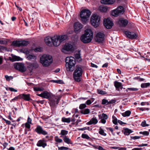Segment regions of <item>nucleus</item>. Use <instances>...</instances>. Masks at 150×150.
<instances>
[{"label": "nucleus", "instance_id": "nucleus-1", "mask_svg": "<svg viewBox=\"0 0 150 150\" xmlns=\"http://www.w3.org/2000/svg\"><path fill=\"white\" fill-rule=\"evenodd\" d=\"M93 38V33L91 30L89 29L85 30V33L81 37V41L84 43L90 42Z\"/></svg>", "mask_w": 150, "mask_h": 150}, {"label": "nucleus", "instance_id": "nucleus-2", "mask_svg": "<svg viewBox=\"0 0 150 150\" xmlns=\"http://www.w3.org/2000/svg\"><path fill=\"white\" fill-rule=\"evenodd\" d=\"M68 37L67 35H56L52 37V43L55 46H58L61 43L65 40Z\"/></svg>", "mask_w": 150, "mask_h": 150}, {"label": "nucleus", "instance_id": "nucleus-3", "mask_svg": "<svg viewBox=\"0 0 150 150\" xmlns=\"http://www.w3.org/2000/svg\"><path fill=\"white\" fill-rule=\"evenodd\" d=\"M66 67L68 71H72L76 64L75 58L72 57H67L65 59Z\"/></svg>", "mask_w": 150, "mask_h": 150}, {"label": "nucleus", "instance_id": "nucleus-4", "mask_svg": "<svg viewBox=\"0 0 150 150\" xmlns=\"http://www.w3.org/2000/svg\"><path fill=\"white\" fill-rule=\"evenodd\" d=\"M91 15V12L88 9H84L81 12L80 16L83 24H86L87 22Z\"/></svg>", "mask_w": 150, "mask_h": 150}, {"label": "nucleus", "instance_id": "nucleus-5", "mask_svg": "<svg viewBox=\"0 0 150 150\" xmlns=\"http://www.w3.org/2000/svg\"><path fill=\"white\" fill-rule=\"evenodd\" d=\"M52 62V57L49 55L44 54L40 58V62L44 67H48Z\"/></svg>", "mask_w": 150, "mask_h": 150}, {"label": "nucleus", "instance_id": "nucleus-6", "mask_svg": "<svg viewBox=\"0 0 150 150\" xmlns=\"http://www.w3.org/2000/svg\"><path fill=\"white\" fill-rule=\"evenodd\" d=\"M82 72L83 70L81 68L79 67H76L73 74L74 78L76 81L80 82L81 81V77L82 76Z\"/></svg>", "mask_w": 150, "mask_h": 150}, {"label": "nucleus", "instance_id": "nucleus-7", "mask_svg": "<svg viewBox=\"0 0 150 150\" xmlns=\"http://www.w3.org/2000/svg\"><path fill=\"white\" fill-rule=\"evenodd\" d=\"M82 72L83 70L81 68L79 67H76L73 74L74 78L76 81L80 82L81 81V77L82 76Z\"/></svg>", "mask_w": 150, "mask_h": 150}, {"label": "nucleus", "instance_id": "nucleus-8", "mask_svg": "<svg viewBox=\"0 0 150 150\" xmlns=\"http://www.w3.org/2000/svg\"><path fill=\"white\" fill-rule=\"evenodd\" d=\"M100 20V16L96 14L93 15L91 18V24L95 28L99 26Z\"/></svg>", "mask_w": 150, "mask_h": 150}, {"label": "nucleus", "instance_id": "nucleus-9", "mask_svg": "<svg viewBox=\"0 0 150 150\" xmlns=\"http://www.w3.org/2000/svg\"><path fill=\"white\" fill-rule=\"evenodd\" d=\"M124 12L123 7L122 6H120L112 12L111 14L113 16L116 17L121 14H122Z\"/></svg>", "mask_w": 150, "mask_h": 150}, {"label": "nucleus", "instance_id": "nucleus-10", "mask_svg": "<svg viewBox=\"0 0 150 150\" xmlns=\"http://www.w3.org/2000/svg\"><path fill=\"white\" fill-rule=\"evenodd\" d=\"M49 100H50V104L51 107H55L58 103L59 98L58 96H52L51 98Z\"/></svg>", "mask_w": 150, "mask_h": 150}, {"label": "nucleus", "instance_id": "nucleus-11", "mask_svg": "<svg viewBox=\"0 0 150 150\" xmlns=\"http://www.w3.org/2000/svg\"><path fill=\"white\" fill-rule=\"evenodd\" d=\"M28 44L29 42L28 41L25 40L14 41H13L12 43L13 45L18 47L26 46L28 45Z\"/></svg>", "mask_w": 150, "mask_h": 150}, {"label": "nucleus", "instance_id": "nucleus-12", "mask_svg": "<svg viewBox=\"0 0 150 150\" xmlns=\"http://www.w3.org/2000/svg\"><path fill=\"white\" fill-rule=\"evenodd\" d=\"M74 50L73 45L69 43L65 44L63 48L62 49V52L64 53H67V52H71Z\"/></svg>", "mask_w": 150, "mask_h": 150}, {"label": "nucleus", "instance_id": "nucleus-13", "mask_svg": "<svg viewBox=\"0 0 150 150\" xmlns=\"http://www.w3.org/2000/svg\"><path fill=\"white\" fill-rule=\"evenodd\" d=\"M14 68L21 72H24L26 70V68L24 67V64L22 63H17L14 65Z\"/></svg>", "mask_w": 150, "mask_h": 150}, {"label": "nucleus", "instance_id": "nucleus-14", "mask_svg": "<svg viewBox=\"0 0 150 150\" xmlns=\"http://www.w3.org/2000/svg\"><path fill=\"white\" fill-rule=\"evenodd\" d=\"M39 65L37 62H29L27 64V67L30 72H32L34 69L38 68Z\"/></svg>", "mask_w": 150, "mask_h": 150}, {"label": "nucleus", "instance_id": "nucleus-15", "mask_svg": "<svg viewBox=\"0 0 150 150\" xmlns=\"http://www.w3.org/2000/svg\"><path fill=\"white\" fill-rule=\"evenodd\" d=\"M104 36L105 35L103 33L99 32L96 35L95 39L96 42H102L104 40Z\"/></svg>", "mask_w": 150, "mask_h": 150}, {"label": "nucleus", "instance_id": "nucleus-16", "mask_svg": "<svg viewBox=\"0 0 150 150\" xmlns=\"http://www.w3.org/2000/svg\"><path fill=\"white\" fill-rule=\"evenodd\" d=\"M37 95L41 97L42 98L48 99H49L51 98L52 96L51 93H49L47 91H44L42 93L40 94H37Z\"/></svg>", "mask_w": 150, "mask_h": 150}, {"label": "nucleus", "instance_id": "nucleus-17", "mask_svg": "<svg viewBox=\"0 0 150 150\" xmlns=\"http://www.w3.org/2000/svg\"><path fill=\"white\" fill-rule=\"evenodd\" d=\"M35 131L38 134H42L46 135L48 134L47 132L44 130L41 126L38 125L36 128L35 129Z\"/></svg>", "mask_w": 150, "mask_h": 150}, {"label": "nucleus", "instance_id": "nucleus-18", "mask_svg": "<svg viewBox=\"0 0 150 150\" xmlns=\"http://www.w3.org/2000/svg\"><path fill=\"white\" fill-rule=\"evenodd\" d=\"M112 22L108 18L105 19L104 20V24L107 29H110L113 25Z\"/></svg>", "mask_w": 150, "mask_h": 150}, {"label": "nucleus", "instance_id": "nucleus-19", "mask_svg": "<svg viewBox=\"0 0 150 150\" xmlns=\"http://www.w3.org/2000/svg\"><path fill=\"white\" fill-rule=\"evenodd\" d=\"M125 34L127 37L132 39H136L138 37V35L137 33L129 31H125Z\"/></svg>", "mask_w": 150, "mask_h": 150}, {"label": "nucleus", "instance_id": "nucleus-20", "mask_svg": "<svg viewBox=\"0 0 150 150\" xmlns=\"http://www.w3.org/2000/svg\"><path fill=\"white\" fill-rule=\"evenodd\" d=\"M46 44L48 46H51L52 45V37L48 36L45 39Z\"/></svg>", "mask_w": 150, "mask_h": 150}, {"label": "nucleus", "instance_id": "nucleus-21", "mask_svg": "<svg viewBox=\"0 0 150 150\" xmlns=\"http://www.w3.org/2000/svg\"><path fill=\"white\" fill-rule=\"evenodd\" d=\"M83 27L82 25L79 22H76L74 23V28L75 31H78Z\"/></svg>", "mask_w": 150, "mask_h": 150}, {"label": "nucleus", "instance_id": "nucleus-22", "mask_svg": "<svg viewBox=\"0 0 150 150\" xmlns=\"http://www.w3.org/2000/svg\"><path fill=\"white\" fill-rule=\"evenodd\" d=\"M118 23L121 26L125 27L128 24V21L126 19H121L119 20Z\"/></svg>", "mask_w": 150, "mask_h": 150}, {"label": "nucleus", "instance_id": "nucleus-23", "mask_svg": "<svg viewBox=\"0 0 150 150\" xmlns=\"http://www.w3.org/2000/svg\"><path fill=\"white\" fill-rule=\"evenodd\" d=\"M45 140L44 139L40 140H39L37 144V145L38 146L44 148L47 146V144L45 143Z\"/></svg>", "mask_w": 150, "mask_h": 150}, {"label": "nucleus", "instance_id": "nucleus-24", "mask_svg": "<svg viewBox=\"0 0 150 150\" xmlns=\"http://www.w3.org/2000/svg\"><path fill=\"white\" fill-rule=\"evenodd\" d=\"M21 98L23 99L24 100L29 101L30 99L29 94H20Z\"/></svg>", "mask_w": 150, "mask_h": 150}, {"label": "nucleus", "instance_id": "nucleus-25", "mask_svg": "<svg viewBox=\"0 0 150 150\" xmlns=\"http://www.w3.org/2000/svg\"><path fill=\"white\" fill-rule=\"evenodd\" d=\"M98 122V121L96 117H93L91 118L90 120L86 123L87 125H91L92 124H96Z\"/></svg>", "mask_w": 150, "mask_h": 150}, {"label": "nucleus", "instance_id": "nucleus-26", "mask_svg": "<svg viewBox=\"0 0 150 150\" xmlns=\"http://www.w3.org/2000/svg\"><path fill=\"white\" fill-rule=\"evenodd\" d=\"M101 4H111L114 3L113 0H101Z\"/></svg>", "mask_w": 150, "mask_h": 150}, {"label": "nucleus", "instance_id": "nucleus-27", "mask_svg": "<svg viewBox=\"0 0 150 150\" xmlns=\"http://www.w3.org/2000/svg\"><path fill=\"white\" fill-rule=\"evenodd\" d=\"M114 85L116 89L120 88L121 89H122V83L120 82H118L117 81H115L114 82Z\"/></svg>", "mask_w": 150, "mask_h": 150}, {"label": "nucleus", "instance_id": "nucleus-28", "mask_svg": "<svg viewBox=\"0 0 150 150\" xmlns=\"http://www.w3.org/2000/svg\"><path fill=\"white\" fill-rule=\"evenodd\" d=\"M27 59L28 60H36V57L34 54H29L27 57Z\"/></svg>", "mask_w": 150, "mask_h": 150}, {"label": "nucleus", "instance_id": "nucleus-29", "mask_svg": "<svg viewBox=\"0 0 150 150\" xmlns=\"http://www.w3.org/2000/svg\"><path fill=\"white\" fill-rule=\"evenodd\" d=\"M63 140L64 142L68 144H72V142L71 141L70 139L68 138L66 136L64 137Z\"/></svg>", "mask_w": 150, "mask_h": 150}, {"label": "nucleus", "instance_id": "nucleus-30", "mask_svg": "<svg viewBox=\"0 0 150 150\" xmlns=\"http://www.w3.org/2000/svg\"><path fill=\"white\" fill-rule=\"evenodd\" d=\"M132 131L131 129H129L127 128H126L124 129V134L126 135H128L130 133H132Z\"/></svg>", "mask_w": 150, "mask_h": 150}, {"label": "nucleus", "instance_id": "nucleus-31", "mask_svg": "<svg viewBox=\"0 0 150 150\" xmlns=\"http://www.w3.org/2000/svg\"><path fill=\"white\" fill-rule=\"evenodd\" d=\"M99 10L101 12H105L108 10V8L106 6H101L99 7Z\"/></svg>", "mask_w": 150, "mask_h": 150}, {"label": "nucleus", "instance_id": "nucleus-32", "mask_svg": "<svg viewBox=\"0 0 150 150\" xmlns=\"http://www.w3.org/2000/svg\"><path fill=\"white\" fill-rule=\"evenodd\" d=\"M33 89L35 91H41L44 90V88L42 87H39L37 86H34L33 87Z\"/></svg>", "mask_w": 150, "mask_h": 150}, {"label": "nucleus", "instance_id": "nucleus-33", "mask_svg": "<svg viewBox=\"0 0 150 150\" xmlns=\"http://www.w3.org/2000/svg\"><path fill=\"white\" fill-rule=\"evenodd\" d=\"M62 121L63 122L69 123H70L71 121V119L70 118H66L64 117L62 118Z\"/></svg>", "mask_w": 150, "mask_h": 150}, {"label": "nucleus", "instance_id": "nucleus-34", "mask_svg": "<svg viewBox=\"0 0 150 150\" xmlns=\"http://www.w3.org/2000/svg\"><path fill=\"white\" fill-rule=\"evenodd\" d=\"M131 113V112L129 110H127L122 114V115L124 117L129 116Z\"/></svg>", "mask_w": 150, "mask_h": 150}, {"label": "nucleus", "instance_id": "nucleus-35", "mask_svg": "<svg viewBox=\"0 0 150 150\" xmlns=\"http://www.w3.org/2000/svg\"><path fill=\"white\" fill-rule=\"evenodd\" d=\"M150 86L149 83H142L141 85V87L142 88H147Z\"/></svg>", "mask_w": 150, "mask_h": 150}, {"label": "nucleus", "instance_id": "nucleus-36", "mask_svg": "<svg viewBox=\"0 0 150 150\" xmlns=\"http://www.w3.org/2000/svg\"><path fill=\"white\" fill-rule=\"evenodd\" d=\"M80 112L81 113L84 114H88L90 112L89 110L88 109H86L84 110H81Z\"/></svg>", "mask_w": 150, "mask_h": 150}, {"label": "nucleus", "instance_id": "nucleus-37", "mask_svg": "<svg viewBox=\"0 0 150 150\" xmlns=\"http://www.w3.org/2000/svg\"><path fill=\"white\" fill-rule=\"evenodd\" d=\"M99 133L100 134L104 136H105L106 135V134L104 132L103 130L100 127L99 129Z\"/></svg>", "mask_w": 150, "mask_h": 150}, {"label": "nucleus", "instance_id": "nucleus-38", "mask_svg": "<svg viewBox=\"0 0 150 150\" xmlns=\"http://www.w3.org/2000/svg\"><path fill=\"white\" fill-rule=\"evenodd\" d=\"M112 122L115 125H117V124L118 122L117 119L114 116H112Z\"/></svg>", "mask_w": 150, "mask_h": 150}, {"label": "nucleus", "instance_id": "nucleus-39", "mask_svg": "<svg viewBox=\"0 0 150 150\" xmlns=\"http://www.w3.org/2000/svg\"><path fill=\"white\" fill-rule=\"evenodd\" d=\"M55 141L58 143H61L62 142V140L61 139L59 138L57 136H56L54 137Z\"/></svg>", "mask_w": 150, "mask_h": 150}, {"label": "nucleus", "instance_id": "nucleus-40", "mask_svg": "<svg viewBox=\"0 0 150 150\" xmlns=\"http://www.w3.org/2000/svg\"><path fill=\"white\" fill-rule=\"evenodd\" d=\"M21 99V96H20V94L18 96H16L14 98L12 99L11 101V102H15L16 100H18Z\"/></svg>", "mask_w": 150, "mask_h": 150}, {"label": "nucleus", "instance_id": "nucleus-41", "mask_svg": "<svg viewBox=\"0 0 150 150\" xmlns=\"http://www.w3.org/2000/svg\"><path fill=\"white\" fill-rule=\"evenodd\" d=\"M68 133V132L67 131L63 129L61 131L60 134L62 135H67Z\"/></svg>", "mask_w": 150, "mask_h": 150}, {"label": "nucleus", "instance_id": "nucleus-42", "mask_svg": "<svg viewBox=\"0 0 150 150\" xmlns=\"http://www.w3.org/2000/svg\"><path fill=\"white\" fill-rule=\"evenodd\" d=\"M102 104L103 105H107L108 104V100L105 99H103L102 100Z\"/></svg>", "mask_w": 150, "mask_h": 150}, {"label": "nucleus", "instance_id": "nucleus-43", "mask_svg": "<svg viewBox=\"0 0 150 150\" xmlns=\"http://www.w3.org/2000/svg\"><path fill=\"white\" fill-rule=\"evenodd\" d=\"M5 78L6 80L7 81H10L11 79H13V77L12 76H8L7 75L5 76Z\"/></svg>", "mask_w": 150, "mask_h": 150}, {"label": "nucleus", "instance_id": "nucleus-44", "mask_svg": "<svg viewBox=\"0 0 150 150\" xmlns=\"http://www.w3.org/2000/svg\"><path fill=\"white\" fill-rule=\"evenodd\" d=\"M98 94L101 95H104L106 94V93L105 91L100 89L98 90Z\"/></svg>", "mask_w": 150, "mask_h": 150}, {"label": "nucleus", "instance_id": "nucleus-45", "mask_svg": "<svg viewBox=\"0 0 150 150\" xmlns=\"http://www.w3.org/2000/svg\"><path fill=\"white\" fill-rule=\"evenodd\" d=\"M81 137L83 138L86 139H88L90 138V137L88 135L85 134H82Z\"/></svg>", "mask_w": 150, "mask_h": 150}, {"label": "nucleus", "instance_id": "nucleus-46", "mask_svg": "<svg viewBox=\"0 0 150 150\" xmlns=\"http://www.w3.org/2000/svg\"><path fill=\"white\" fill-rule=\"evenodd\" d=\"M127 90H128L130 91H137L138 90V89L137 88H128L127 89Z\"/></svg>", "mask_w": 150, "mask_h": 150}, {"label": "nucleus", "instance_id": "nucleus-47", "mask_svg": "<svg viewBox=\"0 0 150 150\" xmlns=\"http://www.w3.org/2000/svg\"><path fill=\"white\" fill-rule=\"evenodd\" d=\"M69 149V148L68 147L64 146L58 147V150H67Z\"/></svg>", "mask_w": 150, "mask_h": 150}, {"label": "nucleus", "instance_id": "nucleus-48", "mask_svg": "<svg viewBox=\"0 0 150 150\" xmlns=\"http://www.w3.org/2000/svg\"><path fill=\"white\" fill-rule=\"evenodd\" d=\"M101 118L107 120L108 118V116L105 113H103Z\"/></svg>", "mask_w": 150, "mask_h": 150}, {"label": "nucleus", "instance_id": "nucleus-49", "mask_svg": "<svg viewBox=\"0 0 150 150\" xmlns=\"http://www.w3.org/2000/svg\"><path fill=\"white\" fill-rule=\"evenodd\" d=\"M140 134H142L143 135L147 136L149 134V132L147 131H144V132H139Z\"/></svg>", "mask_w": 150, "mask_h": 150}, {"label": "nucleus", "instance_id": "nucleus-50", "mask_svg": "<svg viewBox=\"0 0 150 150\" xmlns=\"http://www.w3.org/2000/svg\"><path fill=\"white\" fill-rule=\"evenodd\" d=\"M141 125L143 127H145L146 126H149V124H146L145 121H144L142 122V123Z\"/></svg>", "mask_w": 150, "mask_h": 150}, {"label": "nucleus", "instance_id": "nucleus-51", "mask_svg": "<svg viewBox=\"0 0 150 150\" xmlns=\"http://www.w3.org/2000/svg\"><path fill=\"white\" fill-rule=\"evenodd\" d=\"M86 106L85 104H82L80 105L79 108L80 109H82L85 108Z\"/></svg>", "mask_w": 150, "mask_h": 150}, {"label": "nucleus", "instance_id": "nucleus-52", "mask_svg": "<svg viewBox=\"0 0 150 150\" xmlns=\"http://www.w3.org/2000/svg\"><path fill=\"white\" fill-rule=\"evenodd\" d=\"M7 88L8 89H7L8 90H9L11 91H13L15 92L17 91L16 90L14 89L13 88L9 87L8 88Z\"/></svg>", "mask_w": 150, "mask_h": 150}, {"label": "nucleus", "instance_id": "nucleus-53", "mask_svg": "<svg viewBox=\"0 0 150 150\" xmlns=\"http://www.w3.org/2000/svg\"><path fill=\"white\" fill-rule=\"evenodd\" d=\"M42 50V48L40 47H38L36 48L35 49V52H40Z\"/></svg>", "mask_w": 150, "mask_h": 150}, {"label": "nucleus", "instance_id": "nucleus-54", "mask_svg": "<svg viewBox=\"0 0 150 150\" xmlns=\"http://www.w3.org/2000/svg\"><path fill=\"white\" fill-rule=\"evenodd\" d=\"M141 137L140 136H134V137H131V138L132 139H139Z\"/></svg>", "mask_w": 150, "mask_h": 150}, {"label": "nucleus", "instance_id": "nucleus-55", "mask_svg": "<svg viewBox=\"0 0 150 150\" xmlns=\"http://www.w3.org/2000/svg\"><path fill=\"white\" fill-rule=\"evenodd\" d=\"M2 119L5 121L7 125H10L11 124V122L10 121L6 120L4 118H2Z\"/></svg>", "mask_w": 150, "mask_h": 150}, {"label": "nucleus", "instance_id": "nucleus-56", "mask_svg": "<svg viewBox=\"0 0 150 150\" xmlns=\"http://www.w3.org/2000/svg\"><path fill=\"white\" fill-rule=\"evenodd\" d=\"M148 144H139L137 145H136V146L138 147H142L143 146H147Z\"/></svg>", "mask_w": 150, "mask_h": 150}, {"label": "nucleus", "instance_id": "nucleus-57", "mask_svg": "<svg viewBox=\"0 0 150 150\" xmlns=\"http://www.w3.org/2000/svg\"><path fill=\"white\" fill-rule=\"evenodd\" d=\"M53 81H54L55 82L58 83H63V81L62 80H54Z\"/></svg>", "mask_w": 150, "mask_h": 150}, {"label": "nucleus", "instance_id": "nucleus-58", "mask_svg": "<svg viewBox=\"0 0 150 150\" xmlns=\"http://www.w3.org/2000/svg\"><path fill=\"white\" fill-rule=\"evenodd\" d=\"M100 119H101V120H100V122L101 123H102L103 124H105L106 122V119H103L102 118H100Z\"/></svg>", "mask_w": 150, "mask_h": 150}, {"label": "nucleus", "instance_id": "nucleus-59", "mask_svg": "<svg viewBox=\"0 0 150 150\" xmlns=\"http://www.w3.org/2000/svg\"><path fill=\"white\" fill-rule=\"evenodd\" d=\"M25 127L28 129H30V123H26L25 124Z\"/></svg>", "mask_w": 150, "mask_h": 150}, {"label": "nucleus", "instance_id": "nucleus-60", "mask_svg": "<svg viewBox=\"0 0 150 150\" xmlns=\"http://www.w3.org/2000/svg\"><path fill=\"white\" fill-rule=\"evenodd\" d=\"M116 102V100H111L109 101H108V104H112Z\"/></svg>", "mask_w": 150, "mask_h": 150}, {"label": "nucleus", "instance_id": "nucleus-61", "mask_svg": "<svg viewBox=\"0 0 150 150\" xmlns=\"http://www.w3.org/2000/svg\"><path fill=\"white\" fill-rule=\"evenodd\" d=\"M31 121H32L31 119L29 117L28 118L27 123L31 124Z\"/></svg>", "mask_w": 150, "mask_h": 150}, {"label": "nucleus", "instance_id": "nucleus-62", "mask_svg": "<svg viewBox=\"0 0 150 150\" xmlns=\"http://www.w3.org/2000/svg\"><path fill=\"white\" fill-rule=\"evenodd\" d=\"M75 57L77 59H79L80 58V56L79 54H76L75 55Z\"/></svg>", "mask_w": 150, "mask_h": 150}, {"label": "nucleus", "instance_id": "nucleus-63", "mask_svg": "<svg viewBox=\"0 0 150 150\" xmlns=\"http://www.w3.org/2000/svg\"><path fill=\"white\" fill-rule=\"evenodd\" d=\"M136 78H137V79L139 81H143L144 80V79L138 77H137Z\"/></svg>", "mask_w": 150, "mask_h": 150}, {"label": "nucleus", "instance_id": "nucleus-64", "mask_svg": "<svg viewBox=\"0 0 150 150\" xmlns=\"http://www.w3.org/2000/svg\"><path fill=\"white\" fill-rule=\"evenodd\" d=\"M142 148H134L132 149V150H142Z\"/></svg>", "mask_w": 150, "mask_h": 150}]
</instances>
